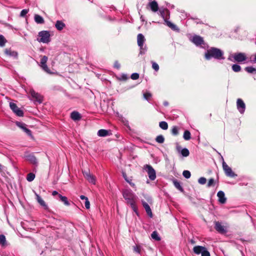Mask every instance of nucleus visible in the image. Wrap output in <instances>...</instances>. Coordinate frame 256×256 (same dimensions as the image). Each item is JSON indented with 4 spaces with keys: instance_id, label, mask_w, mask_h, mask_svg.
Instances as JSON below:
<instances>
[{
    "instance_id": "obj_1",
    "label": "nucleus",
    "mask_w": 256,
    "mask_h": 256,
    "mask_svg": "<svg viewBox=\"0 0 256 256\" xmlns=\"http://www.w3.org/2000/svg\"><path fill=\"white\" fill-rule=\"evenodd\" d=\"M205 58L210 60L212 58L216 60H224V52L220 49L216 48H211L207 50L205 54Z\"/></svg>"
},
{
    "instance_id": "obj_2",
    "label": "nucleus",
    "mask_w": 256,
    "mask_h": 256,
    "mask_svg": "<svg viewBox=\"0 0 256 256\" xmlns=\"http://www.w3.org/2000/svg\"><path fill=\"white\" fill-rule=\"evenodd\" d=\"M50 34L49 31L42 30L38 32L37 40L39 42L48 44L50 41Z\"/></svg>"
},
{
    "instance_id": "obj_3",
    "label": "nucleus",
    "mask_w": 256,
    "mask_h": 256,
    "mask_svg": "<svg viewBox=\"0 0 256 256\" xmlns=\"http://www.w3.org/2000/svg\"><path fill=\"white\" fill-rule=\"evenodd\" d=\"M146 39L144 35L142 34H138L137 36V42L138 46L140 48V54H144L147 50L146 46H144Z\"/></svg>"
},
{
    "instance_id": "obj_4",
    "label": "nucleus",
    "mask_w": 256,
    "mask_h": 256,
    "mask_svg": "<svg viewBox=\"0 0 256 256\" xmlns=\"http://www.w3.org/2000/svg\"><path fill=\"white\" fill-rule=\"evenodd\" d=\"M144 168L146 171L148 178L151 180H154L156 178V171L150 165L146 164Z\"/></svg>"
},
{
    "instance_id": "obj_5",
    "label": "nucleus",
    "mask_w": 256,
    "mask_h": 256,
    "mask_svg": "<svg viewBox=\"0 0 256 256\" xmlns=\"http://www.w3.org/2000/svg\"><path fill=\"white\" fill-rule=\"evenodd\" d=\"M160 16L164 18L166 24L168 27L174 31L179 32L180 30L176 25L170 22L168 20L164 18L165 12L164 10H160Z\"/></svg>"
},
{
    "instance_id": "obj_6",
    "label": "nucleus",
    "mask_w": 256,
    "mask_h": 256,
    "mask_svg": "<svg viewBox=\"0 0 256 256\" xmlns=\"http://www.w3.org/2000/svg\"><path fill=\"white\" fill-rule=\"evenodd\" d=\"M48 58L46 56H44L42 57V58L40 61V66L41 68L46 72L48 74H51L52 72H51L50 69L48 68L46 62L48 61Z\"/></svg>"
},
{
    "instance_id": "obj_7",
    "label": "nucleus",
    "mask_w": 256,
    "mask_h": 256,
    "mask_svg": "<svg viewBox=\"0 0 256 256\" xmlns=\"http://www.w3.org/2000/svg\"><path fill=\"white\" fill-rule=\"evenodd\" d=\"M222 164L223 170L226 176L230 178H234L237 176V175L233 172L232 168L224 161H223Z\"/></svg>"
},
{
    "instance_id": "obj_8",
    "label": "nucleus",
    "mask_w": 256,
    "mask_h": 256,
    "mask_svg": "<svg viewBox=\"0 0 256 256\" xmlns=\"http://www.w3.org/2000/svg\"><path fill=\"white\" fill-rule=\"evenodd\" d=\"M10 106L12 112L18 116H22L24 115V112L22 110L18 108L16 104L14 102L10 103Z\"/></svg>"
},
{
    "instance_id": "obj_9",
    "label": "nucleus",
    "mask_w": 256,
    "mask_h": 256,
    "mask_svg": "<svg viewBox=\"0 0 256 256\" xmlns=\"http://www.w3.org/2000/svg\"><path fill=\"white\" fill-rule=\"evenodd\" d=\"M136 196H135L134 198H128L126 200V201L127 204L130 206L132 208L135 212V213L138 215V208L136 204Z\"/></svg>"
},
{
    "instance_id": "obj_10",
    "label": "nucleus",
    "mask_w": 256,
    "mask_h": 256,
    "mask_svg": "<svg viewBox=\"0 0 256 256\" xmlns=\"http://www.w3.org/2000/svg\"><path fill=\"white\" fill-rule=\"evenodd\" d=\"M83 174L86 180L92 184H96V177L92 175L89 171L83 172Z\"/></svg>"
},
{
    "instance_id": "obj_11",
    "label": "nucleus",
    "mask_w": 256,
    "mask_h": 256,
    "mask_svg": "<svg viewBox=\"0 0 256 256\" xmlns=\"http://www.w3.org/2000/svg\"><path fill=\"white\" fill-rule=\"evenodd\" d=\"M30 94L32 100L39 103H41L42 102V97L40 94L36 92L34 90H32L30 91Z\"/></svg>"
},
{
    "instance_id": "obj_12",
    "label": "nucleus",
    "mask_w": 256,
    "mask_h": 256,
    "mask_svg": "<svg viewBox=\"0 0 256 256\" xmlns=\"http://www.w3.org/2000/svg\"><path fill=\"white\" fill-rule=\"evenodd\" d=\"M235 61L238 62H241L246 59L245 54L242 52L236 53L232 56Z\"/></svg>"
},
{
    "instance_id": "obj_13",
    "label": "nucleus",
    "mask_w": 256,
    "mask_h": 256,
    "mask_svg": "<svg viewBox=\"0 0 256 256\" xmlns=\"http://www.w3.org/2000/svg\"><path fill=\"white\" fill-rule=\"evenodd\" d=\"M236 106L239 112L242 114L244 113L246 109V105L243 100L240 98H238L236 102Z\"/></svg>"
},
{
    "instance_id": "obj_14",
    "label": "nucleus",
    "mask_w": 256,
    "mask_h": 256,
    "mask_svg": "<svg viewBox=\"0 0 256 256\" xmlns=\"http://www.w3.org/2000/svg\"><path fill=\"white\" fill-rule=\"evenodd\" d=\"M214 228L220 234H224L227 232L226 228L224 226H222V224L218 222H215Z\"/></svg>"
},
{
    "instance_id": "obj_15",
    "label": "nucleus",
    "mask_w": 256,
    "mask_h": 256,
    "mask_svg": "<svg viewBox=\"0 0 256 256\" xmlns=\"http://www.w3.org/2000/svg\"><path fill=\"white\" fill-rule=\"evenodd\" d=\"M122 196L125 200L134 198L135 194L130 189H125L122 191Z\"/></svg>"
},
{
    "instance_id": "obj_16",
    "label": "nucleus",
    "mask_w": 256,
    "mask_h": 256,
    "mask_svg": "<svg viewBox=\"0 0 256 256\" xmlns=\"http://www.w3.org/2000/svg\"><path fill=\"white\" fill-rule=\"evenodd\" d=\"M192 42L196 46L201 45L204 42L202 38L198 36H194Z\"/></svg>"
},
{
    "instance_id": "obj_17",
    "label": "nucleus",
    "mask_w": 256,
    "mask_h": 256,
    "mask_svg": "<svg viewBox=\"0 0 256 256\" xmlns=\"http://www.w3.org/2000/svg\"><path fill=\"white\" fill-rule=\"evenodd\" d=\"M16 125L19 127L20 128H22V130H23L26 132V133L28 134V136H31L32 135V132H31V130H30L29 129H28L26 127V124L23 122H16Z\"/></svg>"
},
{
    "instance_id": "obj_18",
    "label": "nucleus",
    "mask_w": 256,
    "mask_h": 256,
    "mask_svg": "<svg viewBox=\"0 0 256 256\" xmlns=\"http://www.w3.org/2000/svg\"><path fill=\"white\" fill-rule=\"evenodd\" d=\"M35 196H36V199L37 202L40 204L43 208L48 210V206L46 204L44 201L41 198V197L36 192H34Z\"/></svg>"
},
{
    "instance_id": "obj_19",
    "label": "nucleus",
    "mask_w": 256,
    "mask_h": 256,
    "mask_svg": "<svg viewBox=\"0 0 256 256\" xmlns=\"http://www.w3.org/2000/svg\"><path fill=\"white\" fill-rule=\"evenodd\" d=\"M142 204L144 208L148 215L150 218H152V213L151 208H150V206H149V205L144 200H142Z\"/></svg>"
},
{
    "instance_id": "obj_20",
    "label": "nucleus",
    "mask_w": 256,
    "mask_h": 256,
    "mask_svg": "<svg viewBox=\"0 0 256 256\" xmlns=\"http://www.w3.org/2000/svg\"><path fill=\"white\" fill-rule=\"evenodd\" d=\"M217 196L218 198V201L221 204H224L226 202V198L224 192L220 190L217 194Z\"/></svg>"
},
{
    "instance_id": "obj_21",
    "label": "nucleus",
    "mask_w": 256,
    "mask_h": 256,
    "mask_svg": "<svg viewBox=\"0 0 256 256\" xmlns=\"http://www.w3.org/2000/svg\"><path fill=\"white\" fill-rule=\"evenodd\" d=\"M111 134L110 130L101 129L98 132V135L100 137H104L108 136H110Z\"/></svg>"
},
{
    "instance_id": "obj_22",
    "label": "nucleus",
    "mask_w": 256,
    "mask_h": 256,
    "mask_svg": "<svg viewBox=\"0 0 256 256\" xmlns=\"http://www.w3.org/2000/svg\"><path fill=\"white\" fill-rule=\"evenodd\" d=\"M148 6L150 8V10L153 12H156L158 10V4L157 2H156V1L150 2L148 4Z\"/></svg>"
},
{
    "instance_id": "obj_23",
    "label": "nucleus",
    "mask_w": 256,
    "mask_h": 256,
    "mask_svg": "<svg viewBox=\"0 0 256 256\" xmlns=\"http://www.w3.org/2000/svg\"><path fill=\"white\" fill-rule=\"evenodd\" d=\"M5 54L8 56L13 57L15 58H18V54L16 51H12L10 50L6 49L5 50Z\"/></svg>"
},
{
    "instance_id": "obj_24",
    "label": "nucleus",
    "mask_w": 256,
    "mask_h": 256,
    "mask_svg": "<svg viewBox=\"0 0 256 256\" xmlns=\"http://www.w3.org/2000/svg\"><path fill=\"white\" fill-rule=\"evenodd\" d=\"M70 118L74 120H78L81 118V116L78 112H72L70 114Z\"/></svg>"
},
{
    "instance_id": "obj_25",
    "label": "nucleus",
    "mask_w": 256,
    "mask_h": 256,
    "mask_svg": "<svg viewBox=\"0 0 256 256\" xmlns=\"http://www.w3.org/2000/svg\"><path fill=\"white\" fill-rule=\"evenodd\" d=\"M55 26L58 30H62L66 26V24L61 20H57Z\"/></svg>"
},
{
    "instance_id": "obj_26",
    "label": "nucleus",
    "mask_w": 256,
    "mask_h": 256,
    "mask_svg": "<svg viewBox=\"0 0 256 256\" xmlns=\"http://www.w3.org/2000/svg\"><path fill=\"white\" fill-rule=\"evenodd\" d=\"M34 20L36 23L38 24H42L44 22V19L40 15L36 14L34 16Z\"/></svg>"
},
{
    "instance_id": "obj_27",
    "label": "nucleus",
    "mask_w": 256,
    "mask_h": 256,
    "mask_svg": "<svg viewBox=\"0 0 256 256\" xmlns=\"http://www.w3.org/2000/svg\"><path fill=\"white\" fill-rule=\"evenodd\" d=\"M26 160L33 164L36 165L38 164L37 159L33 155L28 156H26Z\"/></svg>"
},
{
    "instance_id": "obj_28",
    "label": "nucleus",
    "mask_w": 256,
    "mask_h": 256,
    "mask_svg": "<svg viewBox=\"0 0 256 256\" xmlns=\"http://www.w3.org/2000/svg\"><path fill=\"white\" fill-rule=\"evenodd\" d=\"M205 248V247L202 246H196L194 248L193 250L194 252L197 254H202L203 250Z\"/></svg>"
},
{
    "instance_id": "obj_29",
    "label": "nucleus",
    "mask_w": 256,
    "mask_h": 256,
    "mask_svg": "<svg viewBox=\"0 0 256 256\" xmlns=\"http://www.w3.org/2000/svg\"><path fill=\"white\" fill-rule=\"evenodd\" d=\"M122 176L125 180L128 182L130 186L132 188H136L135 184L132 182V180L131 178H129L127 177L126 174V173L123 172L122 173Z\"/></svg>"
},
{
    "instance_id": "obj_30",
    "label": "nucleus",
    "mask_w": 256,
    "mask_h": 256,
    "mask_svg": "<svg viewBox=\"0 0 256 256\" xmlns=\"http://www.w3.org/2000/svg\"><path fill=\"white\" fill-rule=\"evenodd\" d=\"M151 237L152 239L156 241H160L161 240L160 237L159 236L156 231H154L152 232L151 234Z\"/></svg>"
},
{
    "instance_id": "obj_31",
    "label": "nucleus",
    "mask_w": 256,
    "mask_h": 256,
    "mask_svg": "<svg viewBox=\"0 0 256 256\" xmlns=\"http://www.w3.org/2000/svg\"><path fill=\"white\" fill-rule=\"evenodd\" d=\"M0 244L2 246L6 244V238L4 234H0Z\"/></svg>"
},
{
    "instance_id": "obj_32",
    "label": "nucleus",
    "mask_w": 256,
    "mask_h": 256,
    "mask_svg": "<svg viewBox=\"0 0 256 256\" xmlns=\"http://www.w3.org/2000/svg\"><path fill=\"white\" fill-rule=\"evenodd\" d=\"M183 138L186 140H188L191 138V134L190 131L186 130L184 132Z\"/></svg>"
},
{
    "instance_id": "obj_33",
    "label": "nucleus",
    "mask_w": 256,
    "mask_h": 256,
    "mask_svg": "<svg viewBox=\"0 0 256 256\" xmlns=\"http://www.w3.org/2000/svg\"><path fill=\"white\" fill-rule=\"evenodd\" d=\"M245 70L250 74H256V68L252 66H247L245 68Z\"/></svg>"
},
{
    "instance_id": "obj_34",
    "label": "nucleus",
    "mask_w": 256,
    "mask_h": 256,
    "mask_svg": "<svg viewBox=\"0 0 256 256\" xmlns=\"http://www.w3.org/2000/svg\"><path fill=\"white\" fill-rule=\"evenodd\" d=\"M159 126L162 129L164 130H166L168 128V123L164 121L160 122L159 123Z\"/></svg>"
},
{
    "instance_id": "obj_35",
    "label": "nucleus",
    "mask_w": 256,
    "mask_h": 256,
    "mask_svg": "<svg viewBox=\"0 0 256 256\" xmlns=\"http://www.w3.org/2000/svg\"><path fill=\"white\" fill-rule=\"evenodd\" d=\"M173 183H174V186L177 189L180 190L181 192L183 191V188H182V186H181L180 182H178L176 180H174L173 181Z\"/></svg>"
},
{
    "instance_id": "obj_36",
    "label": "nucleus",
    "mask_w": 256,
    "mask_h": 256,
    "mask_svg": "<svg viewBox=\"0 0 256 256\" xmlns=\"http://www.w3.org/2000/svg\"><path fill=\"white\" fill-rule=\"evenodd\" d=\"M180 154L183 156L186 157L189 156L190 152L188 149L184 148L181 150Z\"/></svg>"
},
{
    "instance_id": "obj_37",
    "label": "nucleus",
    "mask_w": 256,
    "mask_h": 256,
    "mask_svg": "<svg viewBox=\"0 0 256 256\" xmlns=\"http://www.w3.org/2000/svg\"><path fill=\"white\" fill-rule=\"evenodd\" d=\"M35 178V174L32 172H30L26 176V180L28 182L32 181Z\"/></svg>"
},
{
    "instance_id": "obj_38",
    "label": "nucleus",
    "mask_w": 256,
    "mask_h": 256,
    "mask_svg": "<svg viewBox=\"0 0 256 256\" xmlns=\"http://www.w3.org/2000/svg\"><path fill=\"white\" fill-rule=\"evenodd\" d=\"M156 140L159 144H162L164 142V138L162 135H160L156 136Z\"/></svg>"
},
{
    "instance_id": "obj_39",
    "label": "nucleus",
    "mask_w": 256,
    "mask_h": 256,
    "mask_svg": "<svg viewBox=\"0 0 256 256\" xmlns=\"http://www.w3.org/2000/svg\"><path fill=\"white\" fill-rule=\"evenodd\" d=\"M232 70L234 72H239L241 70V67L238 64H234L232 66Z\"/></svg>"
},
{
    "instance_id": "obj_40",
    "label": "nucleus",
    "mask_w": 256,
    "mask_h": 256,
    "mask_svg": "<svg viewBox=\"0 0 256 256\" xmlns=\"http://www.w3.org/2000/svg\"><path fill=\"white\" fill-rule=\"evenodd\" d=\"M6 42V39L2 35L0 34V46H4Z\"/></svg>"
},
{
    "instance_id": "obj_41",
    "label": "nucleus",
    "mask_w": 256,
    "mask_h": 256,
    "mask_svg": "<svg viewBox=\"0 0 256 256\" xmlns=\"http://www.w3.org/2000/svg\"><path fill=\"white\" fill-rule=\"evenodd\" d=\"M179 128L176 126H174L172 129V134L174 136H176L178 134Z\"/></svg>"
},
{
    "instance_id": "obj_42",
    "label": "nucleus",
    "mask_w": 256,
    "mask_h": 256,
    "mask_svg": "<svg viewBox=\"0 0 256 256\" xmlns=\"http://www.w3.org/2000/svg\"><path fill=\"white\" fill-rule=\"evenodd\" d=\"M60 201H62L66 206H70V204L68 200V198L65 196H63L62 197H61Z\"/></svg>"
},
{
    "instance_id": "obj_43",
    "label": "nucleus",
    "mask_w": 256,
    "mask_h": 256,
    "mask_svg": "<svg viewBox=\"0 0 256 256\" xmlns=\"http://www.w3.org/2000/svg\"><path fill=\"white\" fill-rule=\"evenodd\" d=\"M182 175L186 178H189L191 176L190 172L187 170H185L183 172Z\"/></svg>"
},
{
    "instance_id": "obj_44",
    "label": "nucleus",
    "mask_w": 256,
    "mask_h": 256,
    "mask_svg": "<svg viewBox=\"0 0 256 256\" xmlns=\"http://www.w3.org/2000/svg\"><path fill=\"white\" fill-rule=\"evenodd\" d=\"M152 68L156 72L158 71L159 70V66L158 64L156 62H152Z\"/></svg>"
},
{
    "instance_id": "obj_45",
    "label": "nucleus",
    "mask_w": 256,
    "mask_h": 256,
    "mask_svg": "<svg viewBox=\"0 0 256 256\" xmlns=\"http://www.w3.org/2000/svg\"><path fill=\"white\" fill-rule=\"evenodd\" d=\"M198 182L201 184H204L206 182V179L204 177H200L198 180Z\"/></svg>"
},
{
    "instance_id": "obj_46",
    "label": "nucleus",
    "mask_w": 256,
    "mask_h": 256,
    "mask_svg": "<svg viewBox=\"0 0 256 256\" xmlns=\"http://www.w3.org/2000/svg\"><path fill=\"white\" fill-rule=\"evenodd\" d=\"M201 254H202V256H210V252L208 251V250H206V248L203 250V251Z\"/></svg>"
},
{
    "instance_id": "obj_47",
    "label": "nucleus",
    "mask_w": 256,
    "mask_h": 256,
    "mask_svg": "<svg viewBox=\"0 0 256 256\" xmlns=\"http://www.w3.org/2000/svg\"><path fill=\"white\" fill-rule=\"evenodd\" d=\"M28 12V10L26 9L22 10L20 14V16L22 17H24Z\"/></svg>"
},
{
    "instance_id": "obj_48",
    "label": "nucleus",
    "mask_w": 256,
    "mask_h": 256,
    "mask_svg": "<svg viewBox=\"0 0 256 256\" xmlns=\"http://www.w3.org/2000/svg\"><path fill=\"white\" fill-rule=\"evenodd\" d=\"M131 78L134 80H138L139 78V74L138 73H133L131 75Z\"/></svg>"
},
{
    "instance_id": "obj_49",
    "label": "nucleus",
    "mask_w": 256,
    "mask_h": 256,
    "mask_svg": "<svg viewBox=\"0 0 256 256\" xmlns=\"http://www.w3.org/2000/svg\"><path fill=\"white\" fill-rule=\"evenodd\" d=\"M144 97L146 100H148L152 97V94L150 92H146L144 94Z\"/></svg>"
},
{
    "instance_id": "obj_50",
    "label": "nucleus",
    "mask_w": 256,
    "mask_h": 256,
    "mask_svg": "<svg viewBox=\"0 0 256 256\" xmlns=\"http://www.w3.org/2000/svg\"><path fill=\"white\" fill-rule=\"evenodd\" d=\"M214 179L212 178H210L209 180H208V187H210L214 185Z\"/></svg>"
},
{
    "instance_id": "obj_51",
    "label": "nucleus",
    "mask_w": 256,
    "mask_h": 256,
    "mask_svg": "<svg viewBox=\"0 0 256 256\" xmlns=\"http://www.w3.org/2000/svg\"><path fill=\"white\" fill-rule=\"evenodd\" d=\"M85 207L86 209H89L90 208V202L88 200V198H86V200H85L84 202Z\"/></svg>"
},
{
    "instance_id": "obj_52",
    "label": "nucleus",
    "mask_w": 256,
    "mask_h": 256,
    "mask_svg": "<svg viewBox=\"0 0 256 256\" xmlns=\"http://www.w3.org/2000/svg\"><path fill=\"white\" fill-rule=\"evenodd\" d=\"M114 67L117 69H119L120 68V65L118 61H116L114 62Z\"/></svg>"
},
{
    "instance_id": "obj_53",
    "label": "nucleus",
    "mask_w": 256,
    "mask_h": 256,
    "mask_svg": "<svg viewBox=\"0 0 256 256\" xmlns=\"http://www.w3.org/2000/svg\"><path fill=\"white\" fill-rule=\"evenodd\" d=\"M58 192H56V190H54L52 192V195L53 196H58Z\"/></svg>"
},
{
    "instance_id": "obj_54",
    "label": "nucleus",
    "mask_w": 256,
    "mask_h": 256,
    "mask_svg": "<svg viewBox=\"0 0 256 256\" xmlns=\"http://www.w3.org/2000/svg\"><path fill=\"white\" fill-rule=\"evenodd\" d=\"M80 198L81 200H86V198H88L87 197L85 196H83V195H81L80 196Z\"/></svg>"
},
{
    "instance_id": "obj_55",
    "label": "nucleus",
    "mask_w": 256,
    "mask_h": 256,
    "mask_svg": "<svg viewBox=\"0 0 256 256\" xmlns=\"http://www.w3.org/2000/svg\"><path fill=\"white\" fill-rule=\"evenodd\" d=\"M252 62L256 63V54H255L254 58V60H252Z\"/></svg>"
},
{
    "instance_id": "obj_56",
    "label": "nucleus",
    "mask_w": 256,
    "mask_h": 256,
    "mask_svg": "<svg viewBox=\"0 0 256 256\" xmlns=\"http://www.w3.org/2000/svg\"><path fill=\"white\" fill-rule=\"evenodd\" d=\"M58 198H60V200H61V197H62L63 196L62 195H61L60 194H59L58 195Z\"/></svg>"
},
{
    "instance_id": "obj_57",
    "label": "nucleus",
    "mask_w": 256,
    "mask_h": 256,
    "mask_svg": "<svg viewBox=\"0 0 256 256\" xmlns=\"http://www.w3.org/2000/svg\"><path fill=\"white\" fill-rule=\"evenodd\" d=\"M135 251L138 253H140V250L138 248L136 249Z\"/></svg>"
},
{
    "instance_id": "obj_58",
    "label": "nucleus",
    "mask_w": 256,
    "mask_h": 256,
    "mask_svg": "<svg viewBox=\"0 0 256 256\" xmlns=\"http://www.w3.org/2000/svg\"><path fill=\"white\" fill-rule=\"evenodd\" d=\"M164 104L165 106H168V102H165L164 103Z\"/></svg>"
},
{
    "instance_id": "obj_59",
    "label": "nucleus",
    "mask_w": 256,
    "mask_h": 256,
    "mask_svg": "<svg viewBox=\"0 0 256 256\" xmlns=\"http://www.w3.org/2000/svg\"><path fill=\"white\" fill-rule=\"evenodd\" d=\"M228 60H232L230 56L228 57Z\"/></svg>"
},
{
    "instance_id": "obj_60",
    "label": "nucleus",
    "mask_w": 256,
    "mask_h": 256,
    "mask_svg": "<svg viewBox=\"0 0 256 256\" xmlns=\"http://www.w3.org/2000/svg\"><path fill=\"white\" fill-rule=\"evenodd\" d=\"M2 169V165L0 164V170H1Z\"/></svg>"
}]
</instances>
